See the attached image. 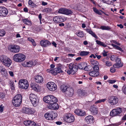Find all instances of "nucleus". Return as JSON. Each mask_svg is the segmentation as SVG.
<instances>
[{"mask_svg":"<svg viewBox=\"0 0 126 126\" xmlns=\"http://www.w3.org/2000/svg\"><path fill=\"white\" fill-rule=\"evenodd\" d=\"M47 72L51 73L54 75H57L58 73H62L63 72L60 67H56L53 69H47Z\"/></svg>","mask_w":126,"mask_h":126,"instance_id":"obj_8","label":"nucleus"},{"mask_svg":"<svg viewBox=\"0 0 126 126\" xmlns=\"http://www.w3.org/2000/svg\"><path fill=\"white\" fill-rule=\"evenodd\" d=\"M4 108V107L2 105H0V113L3 112Z\"/></svg>","mask_w":126,"mask_h":126,"instance_id":"obj_50","label":"nucleus"},{"mask_svg":"<svg viewBox=\"0 0 126 126\" xmlns=\"http://www.w3.org/2000/svg\"><path fill=\"white\" fill-rule=\"evenodd\" d=\"M86 31L89 34H91L92 36L96 38H97L98 37L96 34L93 32L91 29H86Z\"/></svg>","mask_w":126,"mask_h":126,"instance_id":"obj_29","label":"nucleus"},{"mask_svg":"<svg viewBox=\"0 0 126 126\" xmlns=\"http://www.w3.org/2000/svg\"><path fill=\"white\" fill-rule=\"evenodd\" d=\"M30 98L33 106H36L39 101V99L36 95L33 94H31L30 95Z\"/></svg>","mask_w":126,"mask_h":126,"instance_id":"obj_7","label":"nucleus"},{"mask_svg":"<svg viewBox=\"0 0 126 126\" xmlns=\"http://www.w3.org/2000/svg\"><path fill=\"white\" fill-rule=\"evenodd\" d=\"M95 55L98 59H100L101 57V56L100 55H98L96 54H95Z\"/></svg>","mask_w":126,"mask_h":126,"instance_id":"obj_60","label":"nucleus"},{"mask_svg":"<svg viewBox=\"0 0 126 126\" xmlns=\"http://www.w3.org/2000/svg\"><path fill=\"white\" fill-rule=\"evenodd\" d=\"M90 110L93 115H95L98 113L97 109L94 106H91Z\"/></svg>","mask_w":126,"mask_h":126,"instance_id":"obj_28","label":"nucleus"},{"mask_svg":"<svg viewBox=\"0 0 126 126\" xmlns=\"http://www.w3.org/2000/svg\"><path fill=\"white\" fill-rule=\"evenodd\" d=\"M100 28L103 30H110L111 28L108 26H101Z\"/></svg>","mask_w":126,"mask_h":126,"instance_id":"obj_40","label":"nucleus"},{"mask_svg":"<svg viewBox=\"0 0 126 126\" xmlns=\"http://www.w3.org/2000/svg\"><path fill=\"white\" fill-rule=\"evenodd\" d=\"M53 20L56 23H59L64 21V18L62 16H56L53 18Z\"/></svg>","mask_w":126,"mask_h":126,"instance_id":"obj_16","label":"nucleus"},{"mask_svg":"<svg viewBox=\"0 0 126 126\" xmlns=\"http://www.w3.org/2000/svg\"><path fill=\"white\" fill-rule=\"evenodd\" d=\"M9 73L11 77H13L14 76V73L13 72L11 71H9Z\"/></svg>","mask_w":126,"mask_h":126,"instance_id":"obj_58","label":"nucleus"},{"mask_svg":"<svg viewBox=\"0 0 126 126\" xmlns=\"http://www.w3.org/2000/svg\"><path fill=\"white\" fill-rule=\"evenodd\" d=\"M74 112L76 114L81 116H84L86 114L85 111L80 110H75Z\"/></svg>","mask_w":126,"mask_h":126,"instance_id":"obj_23","label":"nucleus"},{"mask_svg":"<svg viewBox=\"0 0 126 126\" xmlns=\"http://www.w3.org/2000/svg\"><path fill=\"white\" fill-rule=\"evenodd\" d=\"M118 99L116 96H111L108 98V102L112 105L116 104L118 102Z\"/></svg>","mask_w":126,"mask_h":126,"instance_id":"obj_12","label":"nucleus"},{"mask_svg":"<svg viewBox=\"0 0 126 126\" xmlns=\"http://www.w3.org/2000/svg\"><path fill=\"white\" fill-rule=\"evenodd\" d=\"M86 64L85 63H81L79 64L77 66L78 68L80 69H84V67L86 66Z\"/></svg>","mask_w":126,"mask_h":126,"instance_id":"obj_33","label":"nucleus"},{"mask_svg":"<svg viewBox=\"0 0 126 126\" xmlns=\"http://www.w3.org/2000/svg\"><path fill=\"white\" fill-rule=\"evenodd\" d=\"M90 53L89 51H81L79 55L81 56H86L88 55Z\"/></svg>","mask_w":126,"mask_h":126,"instance_id":"obj_36","label":"nucleus"},{"mask_svg":"<svg viewBox=\"0 0 126 126\" xmlns=\"http://www.w3.org/2000/svg\"><path fill=\"white\" fill-rule=\"evenodd\" d=\"M76 34L79 37H82L84 36V33L83 32L81 31H78L76 32Z\"/></svg>","mask_w":126,"mask_h":126,"instance_id":"obj_38","label":"nucleus"},{"mask_svg":"<svg viewBox=\"0 0 126 126\" xmlns=\"http://www.w3.org/2000/svg\"><path fill=\"white\" fill-rule=\"evenodd\" d=\"M22 101V96L20 94H16L12 100L13 105L16 107L19 106Z\"/></svg>","mask_w":126,"mask_h":126,"instance_id":"obj_2","label":"nucleus"},{"mask_svg":"<svg viewBox=\"0 0 126 126\" xmlns=\"http://www.w3.org/2000/svg\"><path fill=\"white\" fill-rule=\"evenodd\" d=\"M94 70L90 72L89 73V75L92 77H96L99 75L98 70Z\"/></svg>","mask_w":126,"mask_h":126,"instance_id":"obj_26","label":"nucleus"},{"mask_svg":"<svg viewBox=\"0 0 126 126\" xmlns=\"http://www.w3.org/2000/svg\"><path fill=\"white\" fill-rule=\"evenodd\" d=\"M25 63V64H24L25 65H23V66L28 67H32L33 64V63L32 61H30L27 62Z\"/></svg>","mask_w":126,"mask_h":126,"instance_id":"obj_31","label":"nucleus"},{"mask_svg":"<svg viewBox=\"0 0 126 126\" xmlns=\"http://www.w3.org/2000/svg\"><path fill=\"white\" fill-rule=\"evenodd\" d=\"M47 87L48 89L51 91H54L57 89L56 85L52 82H48L47 84Z\"/></svg>","mask_w":126,"mask_h":126,"instance_id":"obj_14","label":"nucleus"},{"mask_svg":"<svg viewBox=\"0 0 126 126\" xmlns=\"http://www.w3.org/2000/svg\"><path fill=\"white\" fill-rule=\"evenodd\" d=\"M14 82H11L10 83V85H11V88L12 90H14L15 88L14 85Z\"/></svg>","mask_w":126,"mask_h":126,"instance_id":"obj_52","label":"nucleus"},{"mask_svg":"<svg viewBox=\"0 0 126 126\" xmlns=\"http://www.w3.org/2000/svg\"><path fill=\"white\" fill-rule=\"evenodd\" d=\"M116 81L115 80H108V82L111 84L113 83Z\"/></svg>","mask_w":126,"mask_h":126,"instance_id":"obj_53","label":"nucleus"},{"mask_svg":"<svg viewBox=\"0 0 126 126\" xmlns=\"http://www.w3.org/2000/svg\"><path fill=\"white\" fill-rule=\"evenodd\" d=\"M61 91L63 92H64L68 89V87L67 86L64 85H62L60 87Z\"/></svg>","mask_w":126,"mask_h":126,"instance_id":"obj_34","label":"nucleus"},{"mask_svg":"<svg viewBox=\"0 0 126 126\" xmlns=\"http://www.w3.org/2000/svg\"><path fill=\"white\" fill-rule=\"evenodd\" d=\"M96 43L98 45L103 46L104 47H106L107 45L106 44H104L103 42H102L98 40L96 41Z\"/></svg>","mask_w":126,"mask_h":126,"instance_id":"obj_37","label":"nucleus"},{"mask_svg":"<svg viewBox=\"0 0 126 126\" xmlns=\"http://www.w3.org/2000/svg\"><path fill=\"white\" fill-rule=\"evenodd\" d=\"M8 48L11 52L13 53H18L20 50L19 46L16 45H10Z\"/></svg>","mask_w":126,"mask_h":126,"instance_id":"obj_10","label":"nucleus"},{"mask_svg":"<svg viewBox=\"0 0 126 126\" xmlns=\"http://www.w3.org/2000/svg\"><path fill=\"white\" fill-rule=\"evenodd\" d=\"M65 9L62 8L59 9L58 12L59 13L64 14Z\"/></svg>","mask_w":126,"mask_h":126,"instance_id":"obj_47","label":"nucleus"},{"mask_svg":"<svg viewBox=\"0 0 126 126\" xmlns=\"http://www.w3.org/2000/svg\"><path fill=\"white\" fill-rule=\"evenodd\" d=\"M110 71L112 73H114L115 72V69L114 68L111 67L110 68Z\"/></svg>","mask_w":126,"mask_h":126,"instance_id":"obj_54","label":"nucleus"},{"mask_svg":"<svg viewBox=\"0 0 126 126\" xmlns=\"http://www.w3.org/2000/svg\"><path fill=\"white\" fill-rule=\"evenodd\" d=\"M23 10L24 12H28V8L27 7H25L23 9Z\"/></svg>","mask_w":126,"mask_h":126,"instance_id":"obj_64","label":"nucleus"},{"mask_svg":"<svg viewBox=\"0 0 126 126\" xmlns=\"http://www.w3.org/2000/svg\"><path fill=\"white\" fill-rule=\"evenodd\" d=\"M50 10V9L48 8H45L43 10V12H48Z\"/></svg>","mask_w":126,"mask_h":126,"instance_id":"obj_51","label":"nucleus"},{"mask_svg":"<svg viewBox=\"0 0 126 126\" xmlns=\"http://www.w3.org/2000/svg\"><path fill=\"white\" fill-rule=\"evenodd\" d=\"M107 52H106L105 50L102 53V54L104 57L106 56H107Z\"/></svg>","mask_w":126,"mask_h":126,"instance_id":"obj_56","label":"nucleus"},{"mask_svg":"<svg viewBox=\"0 0 126 126\" xmlns=\"http://www.w3.org/2000/svg\"><path fill=\"white\" fill-rule=\"evenodd\" d=\"M122 90L123 93L126 94V86H124L122 88Z\"/></svg>","mask_w":126,"mask_h":126,"instance_id":"obj_49","label":"nucleus"},{"mask_svg":"<svg viewBox=\"0 0 126 126\" xmlns=\"http://www.w3.org/2000/svg\"><path fill=\"white\" fill-rule=\"evenodd\" d=\"M117 26L118 27H120L122 29L123 28V25L122 24H118Z\"/></svg>","mask_w":126,"mask_h":126,"instance_id":"obj_63","label":"nucleus"},{"mask_svg":"<svg viewBox=\"0 0 126 126\" xmlns=\"http://www.w3.org/2000/svg\"><path fill=\"white\" fill-rule=\"evenodd\" d=\"M69 69L67 71V73L69 75H73L75 74L78 71L77 65L74 63H72L69 64Z\"/></svg>","mask_w":126,"mask_h":126,"instance_id":"obj_4","label":"nucleus"},{"mask_svg":"<svg viewBox=\"0 0 126 126\" xmlns=\"http://www.w3.org/2000/svg\"><path fill=\"white\" fill-rule=\"evenodd\" d=\"M93 57L94 58H95L96 57V56L94 54H92L90 56V57L91 58H92V57Z\"/></svg>","mask_w":126,"mask_h":126,"instance_id":"obj_61","label":"nucleus"},{"mask_svg":"<svg viewBox=\"0 0 126 126\" xmlns=\"http://www.w3.org/2000/svg\"><path fill=\"white\" fill-rule=\"evenodd\" d=\"M22 21L23 23L27 25H30L31 24V22L29 19H23Z\"/></svg>","mask_w":126,"mask_h":126,"instance_id":"obj_35","label":"nucleus"},{"mask_svg":"<svg viewBox=\"0 0 126 126\" xmlns=\"http://www.w3.org/2000/svg\"><path fill=\"white\" fill-rule=\"evenodd\" d=\"M73 12L70 10L67 9H65L64 14L66 15H69L72 14Z\"/></svg>","mask_w":126,"mask_h":126,"instance_id":"obj_41","label":"nucleus"},{"mask_svg":"<svg viewBox=\"0 0 126 126\" xmlns=\"http://www.w3.org/2000/svg\"><path fill=\"white\" fill-rule=\"evenodd\" d=\"M90 63L92 65L94 66L93 67L94 70H99V63L97 61L94 60H91Z\"/></svg>","mask_w":126,"mask_h":126,"instance_id":"obj_20","label":"nucleus"},{"mask_svg":"<svg viewBox=\"0 0 126 126\" xmlns=\"http://www.w3.org/2000/svg\"><path fill=\"white\" fill-rule=\"evenodd\" d=\"M2 68L1 69V71L4 74V75L6 76L7 75V71L6 69L2 67H1Z\"/></svg>","mask_w":126,"mask_h":126,"instance_id":"obj_43","label":"nucleus"},{"mask_svg":"<svg viewBox=\"0 0 126 126\" xmlns=\"http://www.w3.org/2000/svg\"><path fill=\"white\" fill-rule=\"evenodd\" d=\"M0 61L3 64L8 67L11 65L12 63V61L10 58L4 55L0 56Z\"/></svg>","mask_w":126,"mask_h":126,"instance_id":"obj_1","label":"nucleus"},{"mask_svg":"<svg viewBox=\"0 0 126 126\" xmlns=\"http://www.w3.org/2000/svg\"><path fill=\"white\" fill-rule=\"evenodd\" d=\"M28 40L29 41L31 42L32 43V42L34 41V39H33L30 37H29L28 38Z\"/></svg>","mask_w":126,"mask_h":126,"instance_id":"obj_59","label":"nucleus"},{"mask_svg":"<svg viewBox=\"0 0 126 126\" xmlns=\"http://www.w3.org/2000/svg\"><path fill=\"white\" fill-rule=\"evenodd\" d=\"M35 110L33 109H29L25 107H23L22 109V112L26 114H33L35 112Z\"/></svg>","mask_w":126,"mask_h":126,"instance_id":"obj_15","label":"nucleus"},{"mask_svg":"<svg viewBox=\"0 0 126 126\" xmlns=\"http://www.w3.org/2000/svg\"><path fill=\"white\" fill-rule=\"evenodd\" d=\"M105 63L106 65L107 66H110L112 65V63L110 62L107 61Z\"/></svg>","mask_w":126,"mask_h":126,"instance_id":"obj_48","label":"nucleus"},{"mask_svg":"<svg viewBox=\"0 0 126 126\" xmlns=\"http://www.w3.org/2000/svg\"><path fill=\"white\" fill-rule=\"evenodd\" d=\"M25 58V56L22 53L15 54L13 57L14 60L16 62H21L24 61Z\"/></svg>","mask_w":126,"mask_h":126,"instance_id":"obj_5","label":"nucleus"},{"mask_svg":"<svg viewBox=\"0 0 126 126\" xmlns=\"http://www.w3.org/2000/svg\"><path fill=\"white\" fill-rule=\"evenodd\" d=\"M102 1L104 3L108 4H111L113 3L112 0H102Z\"/></svg>","mask_w":126,"mask_h":126,"instance_id":"obj_42","label":"nucleus"},{"mask_svg":"<svg viewBox=\"0 0 126 126\" xmlns=\"http://www.w3.org/2000/svg\"><path fill=\"white\" fill-rule=\"evenodd\" d=\"M23 123L26 126H35V123L31 120L24 121Z\"/></svg>","mask_w":126,"mask_h":126,"instance_id":"obj_25","label":"nucleus"},{"mask_svg":"<svg viewBox=\"0 0 126 126\" xmlns=\"http://www.w3.org/2000/svg\"><path fill=\"white\" fill-rule=\"evenodd\" d=\"M57 116L56 113L52 111L47 112L45 115V117L46 119L50 120H53Z\"/></svg>","mask_w":126,"mask_h":126,"instance_id":"obj_6","label":"nucleus"},{"mask_svg":"<svg viewBox=\"0 0 126 126\" xmlns=\"http://www.w3.org/2000/svg\"><path fill=\"white\" fill-rule=\"evenodd\" d=\"M6 33L5 31L4 30H0V36H3Z\"/></svg>","mask_w":126,"mask_h":126,"instance_id":"obj_44","label":"nucleus"},{"mask_svg":"<svg viewBox=\"0 0 126 126\" xmlns=\"http://www.w3.org/2000/svg\"><path fill=\"white\" fill-rule=\"evenodd\" d=\"M122 112L121 108H118L111 111L110 113V115L111 116H114L120 114Z\"/></svg>","mask_w":126,"mask_h":126,"instance_id":"obj_13","label":"nucleus"},{"mask_svg":"<svg viewBox=\"0 0 126 126\" xmlns=\"http://www.w3.org/2000/svg\"><path fill=\"white\" fill-rule=\"evenodd\" d=\"M93 119V116L91 115H89L85 117V119L88 124L90 123L91 121Z\"/></svg>","mask_w":126,"mask_h":126,"instance_id":"obj_32","label":"nucleus"},{"mask_svg":"<svg viewBox=\"0 0 126 126\" xmlns=\"http://www.w3.org/2000/svg\"><path fill=\"white\" fill-rule=\"evenodd\" d=\"M28 4L30 5H31V7L32 8L36 7L37 5L34 3L31 0H29L28 1Z\"/></svg>","mask_w":126,"mask_h":126,"instance_id":"obj_39","label":"nucleus"},{"mask_svg":"<svg viewBox=\"0 0 126 126\" xmlns=\"http://www.w3.org/2000/svg\"><path fill=\"white\" fill-rule=\"evenodd\" d=\"M116 63L113 65V66L115 68H119L123 66L122 63H121V60L120 58H117L116 59Z\"/></svg>","mask_w":126,"mask_h":126,"instance_id":"obj_21","label":"nucleus"},{"mask_svg":"<svg viewBox=\"0 0 126 126\" xmlns=\"http://www.w3.org/2000/svg\"><path fill=\"white\" fill-rule=\"evenodd\" d=\"M47 2H45L44 1L42 2V5L43 6H45L47 5Z\"/></svg>","mask_w":126,"mask_h":126,"instance_id":"obj_62","label":"nucleus"},{"mask_svg":"<svg viewBox=\"0 0 126 126\" xmlns=\"http://www.w3.org/2000/svg\"><path fill=\"white\" fill-rule=\"evenodd\" d=\"M5 95L3 93H0V97L1 98H3L5 97Z\"/></svg>","mask_w":126,"mask_h":126,"instance_id":"obj_57","label":"nucleus"},{"mask_svg":"<svg viewBox=\"0 0 126 126\" xmlns=\"http://www.w3.org/2000/svg\"><path fill=\"white\" fill-rule=\"evenodd\" d=\"M91 68V66L90 65H88L85 67L84 68V70L87 71H89L90 70Z\"/></svg>","mask_w":126,"mask_h":126,"instance_id":"obj_46","label":"nucleus"},{"mask_svg":"<svg viewBox=\"0 0 126 126\" xmlns=\"http://www.w3.org/2000/svg\"><path fill=\"white\" fill-rule=\"evenodd\" d=\"M116 49H118L120 51H121L122 52H124V50H123L122 48L120 47H119L118 46H117L116 48Z\"/></svg>","mask_w":126,"mask_h":126,"instance_id":"obj_55","label":"nucleus"},{"mask_svg":"<svg viewBox=\"0 0 126 126\" xmlns=\"http://www.w3.org/2000/svg\"><path fill=\"white\" fill-rule=\"evenodd\" d=\"M107 99H101L100 100H98L96 102H95V104H97L98 103H100L102 102H104Z\"/></svg>","mask_w":126,"mask_h":126,"instance_id":"obj_45","label":"nucleus"},{"mask_svg":"<svg viewBox=\"0 0 126 126\" xmlns=\"http://www.w3.org/2000/svg\"><path fill=\"white\" fill-rule=\"evenodd\" d=\"M74 90L73 89L71 88H68L66 92V94L67 96L71 97L73 94Z\"/></svg>","mask_w":126,"mask_h":126,"instance_id":"obj_24","label":"nucleus"},{"mask_svg":"<svg viewBox=\"0 0 126 126\" xmlns=\"http://www.w3.org/2000/svg\"><path fill=\"white\" fill-rule=\"evenodd\" d=\"M43 100L45 102L49 104L53 103L58 102L57 99L52 95H48L44 97Z\"/></svg>","mask_w":126,"mask_h":126,"instance_id":"obj_3","label":"nucleus"},{"mask_svg":"<svg viewBox=\"0 0 126 126\" xmlns=\"http://www.w3.org/2000/svg\"><path fill=\"white\" fill-rule=\"evenodd\" d=\"M43 79L42 77L40 75H37L35 77V81L38 83H40L42 82L43 81Z\"/></svg>","mask_w":126,"mask_h":126,"instance_id":"obj_27","label":"nucleus"},{"mask_svg":"<svg viewBox=\"0 0 126 126\" xmlns=\"http://www.w3.org/2000/svg\"><path fill=\"white\" fill-rule=\"evenodd\" d=\"M93 11L94 12H95L96 14L99 15H102L101 13H103L105 14V13L102 11L101 10H98L95 7H94L93 8Z\"/></svg>","mask_w":126,"mask_h":126,"instance_id":"obj_30","label":"nucleus"},{"mask_svg":"<svg viewBox=\"0 0 126 126\" xmlns=\"http://www.w3.org/2000/svg\"><path fill=\"white\" fill-rule=\"evenodd\" d=\"M8 12V10L6 8L3 7H0V16H6Z\"/></svg>","mask_w":126,"mask_h":126,"instance_id":"obj_17","label":"nucleus"},{"mask_svg":"<svg viewBox=\"0 0 126 126\" xmlns=\"http://www.w3.org/2000/svg\"><path fill=\"white\" fill-rule=\"evenodd\" d=\"M40 45L43 47H47L51 45V43L48 41L44 40H41L40 43Z\"/></svg>","mask_w":126,"mask_h":126,"instance_id":"obj_22","label":"nucleus"},{"mask_svg":"<svg viewBox=\"0 0 126 126\" xmlns=\"http://www.w3.org/2000/svg\"><path fill=\"white\" fill-rule=\"evenodd\" d=\"M63 119L65 121L70 123L73 122L75 120L74 116L70 114H66L64 117Z\"/></svg>","mask_w":126,"mask_h":126,"instance_id":"obj_11","label":"nucleus"},{"mask_svg":"<svg viewBox=\"0 0 126 126\" xmlns=\"http://www.w3.org/2000/svg\"><path fill=\"white\" fill-rule=\"evenodd\" d=\"M56 103L55 102L53 103H50L49 104L48 106V108L49 109L52 110L58 109L59 108V105Z\"/></svg>","mask_w":126,"mask_h":126,"instance_id":"obj_19","label":"nucleus"},{"mask_svg":"<svg viewBox=\"0 0 126 126\" xmlns=\"http://www.w3.org/2000/svg\"><path fill=\"white\" fill-rule=\"evenodd\" d=\"M31 86L32 89L37 92L39 91L41 89V87L36 83H31Z\"/></svg>","mask_w":126,"mask_h":126,"instance_id":"obj_18","label":"nucleus"},{"mask_svg":"<svg viewBox=\"0 0 126 126\" xmlns=\"http://www.w3.org/2000/svg\"><path fill=\"white\" fill-rule=\"evenodd\" d=\"M19 87L21 88L27 89L29 87L28 81L26 79H21L19 81Z\"/></svg>","mask_w":126,"mask_h":126,"instance_id":"obj_9","label":"nucleus"}]
</instances>
